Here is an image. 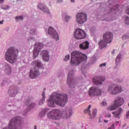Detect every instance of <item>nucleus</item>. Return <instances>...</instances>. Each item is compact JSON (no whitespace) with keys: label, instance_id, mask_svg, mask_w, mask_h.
<instances>
[{"label":"nucleus","instance_id":"nucleus-1","mask_svg":"<svg viewBox=\"0 0 129 129\" xmlns=\"http://www.w3.org/2000/svg\"><path fill=\"white\" fill-rule=\"evenodd\" d=\"M68 101L67 94L62 95V94L54 92L48 99V105L50 107H55L56 104L60 106H64Z\"/></svg>","mask_w":129,"mask_h":129},{"label":"nucleus","instance_id":"nucleus-2","mask_svg":"<svg viewBox=\"0 0 129 129\" xmlns=\"http://www.w3.org/2000/svg\"><path fill=\"white\" fill-rule=\"evenodd\" d=\"M72 115V108H67L62 113L59 110H52L51 111L47 113V117L49 119H53L54 120H59L61 117L66 119L70 117Z\"/></svg>","mask_w":129,"mask_h":129},{"label":"nucleus","instance_id":"nucleus-3","mask_svg":"<svg viewBox=\"0 0 129 129\" xmlns=\"http://www.w3.org/2000/svg\"><path fill=\"white\" fill-rule=\"evenodd\" d=\"M18 56V49L11 47L7 50L5 54V59L11 63L14 64L17 61Z\"/></svg>","mask_w":129,"mask_h":129},{"label":"nucleus","instance_id":"nucleus-4","mask_svg":"<svg viewBox=\"0 0 129 129\" xmlns=\"http://www.w3.org/2000/svg\"><path fill=\"white\" fill-rule=\"evenodd\" d=\"M32 66H34V68L31 69L30 71V77L32 79H35L36 77H38L40 75V72H39V69L43 67V64L41 63V61L39 60H34L32 63Z\"/></svg>","mask_w":129,"mask_h":129},{"label":"nucleus","instance_id":"nucleus-5","mask_svg":"<svg viewBox=\"0 0 129 129\" xmlns=\"http://www.w3.org/2000/svg\"><path fill=\"white\" fill-rule=\"evenodd\" d=\"M81 61V52L75 51L72 52L71 64L72 66L79 65Z\"/></svg>","mask_w":129,"mask_h":129},{"label":"nucleus","instance_id":"nucleus-6","mask_svg":"<svg viewBox=\"0 0 129 129\" xmlns=\"http://www.w3.org/2000/svg\"><path fill=\"white\" fill-rule=\"evenodd\" d=\"M124 103V100L121 97H117L115 100L114 103L110 106L108 107V110H115L119 106H121Z\"/></svg>","mask_w":129,"mask_h":129},{"label":"nucleus","instance_id":"nucleus-7","mask_svg":"<svg viewBox=\"0 0 129 129\" xmlns=\"http://www.w3.org/2000/svg\"><path fill=\"white\" fill-rule=\"evenodd\" d=\"M121 91H123V90L121 89V86H116L115 84H111L108 88V92L110 94L113 95H116L118 93H120Z\"/></svg>","mask_w":129,"mask_h":129},{"label":"nucleus","instance_id":"nucleus-8","mask_svg":"<svg viewBox=\"0 0 129 129\" xmlns=\"http://www.w3.org/2000/svg\"><path fill=\"white\" fill-rule=\"evenodd\" d=\"M74 73V72L73 71H71L69 73L68 76V80L67 82L68 85H69L71 88H74L76 83V80H75L74 78H73Z\"/></svg>","mask_w":129,"mask_h":129},{"label":"nucleus","instance_id":"nucleus-9","mask_svg":"<svg viewBox=\"0 0 129 129\" xmlns=\"http://www.w3.org/2000/svg\"><path fill=\"white\" fill-rule=\"evenodd\" d=\"M102 93L101 89L98 87L90 88L89 90V95H90V96H95V95L100 96Z\"/></svg>","mask_w":129,"mask_h":129},{"label":"nucleus","instance_id":"nucleus-10","mask_svg":"<svg viewBox=\"0 0 129 129\" xmlns=\"http://www.w3.org/2000/svg\"><path fill=\"white\" fill-rule=\"evenodd\" d=\"M34 47L33 56L34 58H37L38 55H39V53H40V51H41V49H43V43L40 42L36 43L34 45Z\"/></svg>","mask_w":129,"mask_h":129},{"label":"nucleus","instance_id":"nucleus-11","mask_svg":"<svg viewBox=\"0 0 129 129\" xmlns=\"http://www.w3.org/2000/svg\"><path fill=\"white\" fill-rule=\"evenodd\" d=\"M113 39V34L111 33V32H106L104 34L103 36V39L105 42H106L108 44H110L111 42H112V40Z\"/></svg>","mask_w":129,"mask_h":129},{"label":"nucleus","instance_id":"nucleus-12","mask_svg":"<svg viewBox=\"0 0 129 129\" xmlns=\"http://www.w3.org/2000/svg\"><path fill=\"white\" fill-rule=\"evenodd\" d=\"M48 33L50 35L53 39H55L56 41L59 40V35L58 33L56 32V30L53 28V27H49L48 30Z\"/></svg>","mask_w":129,"mask_h":129},{"label":"nucleus","instance_id":"nucleus-13","mask_svg":"<svg viewBox=\"0 0 129 129\" xmlns=\"http://www.w3.org/2000/svg\"><path fill=\"white\" fill-rule=\"evenodd\" d=\"M91 108V105H89L88 108L85 109L84 111V113H87L90 115V118H94L96 114H97V109H93L92 111V114L93 116H91V111L89 110Z\"/></svg>","mask_w":129,"mask_h":129},{"label":"nucleus","instance_id":"nucleus-14","mask_svg":"<svg viewBox=\"0 0 129 129\" xmlns=\"http://www.w3.org/2000/svg\"><path fill=\"white\" fill-rule=\"evenodd\" d=\"M93 82L96 85H101L102 82L105 80V77H99L96 76L93 79Z\"/></svg>","mask_w":129,"mask_h":129},{"label":"nucleus","instance_id":"nucleus-15","mask_svg":"<svg viewBox=\"0 0 129 129\" xmlns=\"http://www.w3.org/2000/svg\"><path fill=\"white\" fill-rule=\"evenodd\" d=\"M41 54L42 56L43 60L45 61V62H48L49 61V52L47 50H42L41 52Z\"/></svg>","mask_w":129,"mask_h":129},{"label":"nucleus","instance_id":"nucleus-16","mask_svg":"<svg viewBox=\"0 0 129 129\" xmlns=\"http://www.w3.org/2000/svg\"><path fill=\"white\" fill-rule=\"evenodd\" d=\"M122 112H123V110H122V108H119L116 111L112 112V114H113L114 117H117V118H119L120 117V115L122 114Z\"/></svg>","mask_w":129,"mask_h":129},{"label":"nucleus","instance_id":"nucleus-17","mask_svg":"<svg viewBox=\"0 0 129 129\" xmlns=\"http://www.w3.org/2000/svg\"><path fill=\"white\" fill-rule=\"evenodd\" d=\"M27 104L28 105L27 109L29 110L33 109L35 106H36V103L32 102V100L29 99L27 101Z\"/></svg>","mask_w":129,"mask_h":129},{"label":"nucleus","instance_id":"nucleus-18","mask_svg":"<svg viewBox=\"0 0 129 129\" xmlns=\"http://www.w3.org/2000/svg\"><path fill=\"white\" fill-rule=\"evenodd\" d=\"M75 38L78 40L81 39V29L78 28L74 33Z\"/></svg>","mask_w":129,"mask_h":129},{"label":"nucleus","instance_id":"nucleus-19","mask_svg":"<svg viewBox=\"0 0 129 129\" xmlns=\"http://www.w3.org/2000/svg\"><path fill=\"white\" fill-rule=\"evenodd\" d=\"M38 8L40 9V10L42 11V12H44L45 13H47V14H49V9L47 8V7L42 4H38Z\"/></svg>","mask_w":129,"mask_h":129},{"label":"nucleus","instance_id":"nucleus-20","mask_svg":"<svg viewBox=\"0 0 129 129\" xmlns=\"http://www.w3.org/2000/svg\"><path fill=\"white\" fill-rule=\"evenodd\" d=\"M89 48V42L86 41L81 44V49L83 50H86Z\"/></svg>","mask_w":129,"mask_h":129},{"label":"nucleus","instance_id":"nucleus-21","mask_svg":"<svg viewBox=\"0 0 129 129\" xmlns=\"http://www.w3.org/2000/svg\"><path fill=\"white\" fill-rule=\"evenodd\" d=\"M5 72L8 74V75H10L11 73H12V68L10 65L7 64L5 67Z\"/></svg>","mask_w":129,"mask_h":129},{"label":"nucleus","instance_id":"nucleus-22","mask_svg":"<svg viewBox=\"0 0 129 129\" xmlns=\"http://www.w3.org/2000/svg\"><path fill=\"white\" fill-rule=\"evenodd\" d=\"M107 43L104 40H101L99 42V46L102 48H105V47L107 46Z\"/></svg>","mask_w":129,"mask_h":129},{"label":"nucleus","instance_id":"nucleus-23","mask_svg":"<svg viewBox=\"0 0 129 129\" xmlns=\"http://www.w3.org/2000/svg\"><path fill=\"white\" fill-rule=\"evenodd\" d=\"M45 90H46V88H44V91L42 93V98L39 101V105H42V104H44V102H45Z\"/></svg>","mask_w":129,"mask_h":129},{"label":"nucleus","instance_id":"nucleus-24","mask_svg":"<svg viewBox=\"0 0 129 129\" xmlns=\"http://www.w3.org/2000/svg\"><path fill=\"white\" fill-rule=\"evenodd\" d=\"M87 21V15L85 13H81V22L82 24L85 23Z\"/></svg>","mask_w":129,"mask_h":129},{"label":"nucleus","instance_id":"nucleus-25","mask_svg":"<svg viewBox=\"0 0 129 129\" xmlns=\"http://www.w3.org/2000/svg\"><path fill=\"white\" fill-rule=\"evenodd\" d=\"M49 110L48 108H45L44 109L40 112V113L39 114V117H43V116H45V114L47 113V112Z\"/></svg>","mask_w":129,"mask_h":129},{"label":"nucleus","instance_id":"nucleus-26","mask_svg":"<svg viewBox=\"0 0 129 129\" xmlns=\"http://www.w3.org/2000/svg\"><path fill=\"white\" fill-rule=\"evenodd\" d=\"M118 8H119V5H117L116 6H114L113 8H111L110 10V12H111L112 13H113L114 14H116V12L118 11Z\"/></svg>","mask_w":129,"mask_h":129},{"label":"nucleus","instance_id":"nucleus-27","mask_svg":"<svg viewBox=\"0 0 129 129\" xmlns=\"http://www.w3.org/2000/svg\"><path fill=\"white\" fill-rule=\"evenodd\" d=\"M76 21L78 24H81V13H79L76 16Z\"/></svg>","mask_w":129,"mask_h":129},{"label":"nucleus","instance_id":"nucleus-28","mask_svg":"<svg viewBox=\"0 0 129 129\" xmlns=\"http://www.w3.org/2000/svg\"><path fill=\"white\" fill-rule=\"evenodd\" d=\"M87 61V55L85 54L82 53L81 62H86Z\"/></svg>","mask_w":129,"mask_h":129},{"label":"nucleus","instance_id":"nucleus-29","mask_svg":"<svg viewBox=\"0 0 129 129\" xmlns=\"http://www.w3.org/2000/svg\"><path fill=\"white\" fill-rule=\"evenodd\" d=\"M122 38L124 41H126V42L129 41V36L126 34L123 35Z\"/></svg>","mask_w":129,"mask_h":129},{"label":"nucleus","instance_id":"nucleus-30","mask_svg":"<svg viewBox=\"0 0 129 129\" xmlns=\"http://www.w3.org/2000/svg\"><path fill=\"white\" fill-rule=\"evenodd\" d=\"M81 39H84V38L86 37V33H85V31L83 30H81Z\"/></svg>","mask_w":129,"mask_h":129},{"label":"nucleus","instance_id":"nucleus-31","mask_svg":"<svg viewBox=\"0 0 129 129\" xmlns=\"http://www.w3.org/2000/svg\"><path fill=\"white\" fill-rule=\"evenodd\" d=\"M120 59H121V54H119L116 58V63H118L120 61Z\"/></svg>","mask_w":129,"mask_h":129},{"label":"nucleus","instance_id":"nucleus-32","mask_svg":"<svg viewBox=\"0 0 129 129\" xmlns=\"http://www.w3.org/2000/svg\"><path fill=\"white\" fill-rule=\"evenodd\" d=\"M16 21H23V20H24V18L23 17V16H17L16 17Z\"/></svg>","mask_w":129,"mask_h":129},{"label":"nucleus","instance_id":"nucleus-33","mask_svg":"<svg viewBox=\"0 0 129 129\" xmlns=\"http://www.w3.org/2000/svg\"><path fill=\"white\" fill-rule=\"evenodd\" d=\"M125 23L126 25H129V17H125Z\"/></svg>","mask_w":129,"mask_h":129},{"label":"nucleus","instance_id":"nucleus-34","mask_svg":"<svg viewBox=\"0 0 129 129\" xmlns=\"http://www.w3.org/2000/svg\"><path fill=\"white\" fill-rule=\"evenodd\" d=\"M101 105L102 106H107V103L105 101H103L101 102Z\"/></svg>","mask_w":129,"mask_h":129},{"label":"nucleus","instance_id":"nucleus-35","mask_svg":"<svg viewBox=\"0 0 129 129\" xmlns=\"http://www.w3.org/2000/svg\"><path fill=\"white\" fill-rule=\"evenodd\" d=\"M70 59V55H67L65 56V58H64V61H68Z\"/></svg>","mask_w":129,"mask_h":129},{"label":"nucleus","instance_id":"nucleus-36","mask_svg":"<svg viewBox=\"0 0 129 129\" xmlns=\"http://www.w3.org/2000/svg\"><path fill=\"white\" fill-rule=\"evenodd\" d=\"M30 34H32V35H36V30L35 29L31 30Z\"/></svg>","mask_w":129,"mask_h":129},{"label":"nucleus","instance_id":"nucleus-37","mask_svg":"<svg viewBox=\"0 0 129 129\" xmlns=\"http://www.w3.org/2000/svg\"><path fill=\"white\" fill-rule=\"evenodd\" d=\"M125 12L127 15H129V6L126 7Z\"/></svg>","mask_w":129,"mask_h":129},{"label":"nucleus","instance_id":"nucleus-38","mask_svg":"<svg viewBox=\"0 0 129 129\" xmlns=\"http://www.w3.org/2000/svg\"><path fill=\"white\" fill-rule=\"evenodd\" d=\"M2 9L3 10H8V9H9V6L7 5L3 6H2Z\"/></svg>","mask_w":129,"mask_h":129},{"label":"nucleus","instance_id":"nucleus-39","mask_svg":"<svg viewBox=\"0 0 129 129\" xmlns=\"http://www.w3.org/2000/svg\"><path fill=\"white\" fill-rule=\"evenodd\" d=\"M71 18L70 17V16H66L65 17V20H66V22H68L70 20Z\"/></svg>","mask_w":129,"mask_h":129},{"label":"nucleus","instance_id":"nucleus-40","mask_svg":"<svg viewBox=\"0 0 129 129\" xmlns=\"http://www.w3.org/2000/svg\"><path fill=\"white\" fill-rule=\"evenodd\" d=\"M106 66V62L101 63L99 65V67H105Z\"/></svg>","mask_w":129,"mask_h":129},{"label":"nucleus","instance_id":"nucleus-41","mask_svg":"<svg viewBox=\"0 0 129 129\" xmlns=\"http://www.w3.org/2000/svg\"><path fill=\"white\" fill-rule=\"evenodd\" d=\"M106 117H111V114L108 113L106 115Z\"/></svg>","mask_w":129,"mask_h":129},{"label":"nucleus","instance_id":"nucleus-42","mask_svg":"<svg viewBox=\"0 0 129 129\" xmlns=\"http://www.w3.org/2000/svg\"><path fill=\"white\" fill-rule=\"evenodd\" d=\"M17 93H18V91H16L14 93L13 95H11V96H12V97H14V96H16V94H17Z\"/></svg>","mask_w":129,"mask_h":129},{"label":"nucleus","instance_id":"nucleus-43","mask_svg":"<svg viewBox=\"0 0 129 129\" xmlns=\"http://www.w3.org/2000/svg\"><path fill=\"white\" fill-rule=\"evenodd\" d=\"M126 117L127 118H129V111L126 113Z\"/></svg>","mask_w":129,"mask_h":129},{"label":"nucleus","instance_id":"nucleus-44","mask_svg":"<svg viewBox=\"0 0 129 129\" xmlns=\"http://www.w3.org/2000/svg\"><path fill=\"white\" fill-rule=\"evenodd\" d=\"M57 3L58 4H60V3H62V0H58V1H57Z\"/></svg>","mask_w":129,"mask_h":129},{"label":"nucleus","instance_id":"nucleus-45","mask_svg":"<svg viewBox=\"0 0 129 129\" xmlns=\"http://www.w3.org/2000/svg\"><path fill=\"white\" fill-rule=\"evenodd\" d=\"M3 23H4V20H2V21H0V24L1 25H3Z\"/></svg>","mask_w":129,"mask_h":129},{"label":"nucleus","instance_id":"nucleus-46","mask_svg":"<svg viewBox=\"0 0 129 129\" xmlns=\"http://www.w3.org/2000/svg\"><path fill=\"white\" fill-rule=\"evenodd\" d=\"M104 122L107 123L108 122V120H104Z\"/></svg>","mask_w":129,"mask_h":129},{"label":"nucleus","instance_id":"nucleus-47","mask_svg":"<svg viewBox=\"0 0 129 129\" xmlns=\"http://www.w3.org/2000/svg\"><path fill=\"white\" fill-rule=\"evenodd\" d=\"M111 127H112L113 128H114V124H113L112 125Z\"/></svg>","mask_w":129,"mask_h":129},{"label":"nucleus","instance_id":"nucleus-48","mask_svg":"<svg viewBox=\"0 0 129 129\" xmlns=\"http://www.w3.org/2000/svg\"><path fill=\"white\" fill-rule=\"evenodd\" d=\"M2 3H4V0H0V3L2 4Z\"/></svg>","mask_w":129,"mask_h":129},{"label":"nucleus","instance_id":"nucleus-49","mask_svg":"<svg viewBox=\"0 0 129 129\" xmlns=\"http://www.w3.org/2000/svg\"><path fill=\"white\" fill-rule=\"evenodd\" d=\"M75 1V0H71V3H74Z\"/></svg>","mask_w":129,"mask_h":129},{"label":"nucleus","instance_id":"nucleus-50","mask_svg":"<svg viewBox=\"0 0 129 129\" xmlns=\"http://www.w3.org/2000/svg\"><path fill=\"white\" fill-rule=\"evenodd\" d=\"M115 123H119V122L118 121H116Z\"/></svg>","mask_w":129,"mask_h":129},{"label":"nucleus","instance_id":"nucleus-51","mask_svg":"<svg viewBox=\"0 0 129 129\" xmlns=\"http://www.w3.org/2000/svg\"><path fill=\"white\" fill-rule=\"evenodd\" d=\"M79 47H80V49H81V43L80 44Z\"/></svg>","mask_w":129,"mask_h":129},{"label":"nucleus","instance_id":"nucleus-52","mask_svg":"<svg viewBox=\"0 0 129 129\" xmlns=\"http://www.w3.org/2000/svg\"><path fill=\"white\" fill-rule=\"evenodd\" d=\"M34 129H37V126L36 125H34Z\"/></svg>","mask_w":129,"mask_h":129},{"label":"nucleus","instance_id":"nucleus-53","mask_svg":"<svg viewBox=\"0 0 129 129\" xmlns=\"http://www.w3.org/2000/svg\"><path fill=\"white\" fill-rule=\"evenodd\" d=\"M105 21H109V20L105 19Z\"/></svg>","mask_w":129,"mask_h":129},{"label":"nucleus","instance_id":"nucleus-54","mask_svg":"<svg viewBox=\"0 0 129 129\" xmlns=\"http://www.w3.org/2000/svg\"><path fill=\"white\" fill-rule=\"evenodd\" d=\"M108 129H111V127H109L108 128Z\"/></svg>","mask_w":129,"mask_h":129}]
</instances>
